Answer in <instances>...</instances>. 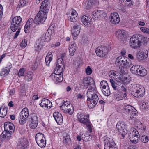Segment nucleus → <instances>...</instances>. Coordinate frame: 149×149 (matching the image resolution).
<instances>
[{
    "instance_id": "1",
    "label": "nucleus",
    "mask_w": 149,
    "mask_h": 149,
    "mask_svg": "<svg viewBox=\"0 0 149 149\" xmlns=\"http://www.w3.org/2000/svg\"><path fill=\"white\" fill-rule=\"evenodd\" d=\"M87 101L90 102L88 104L89 108L91 109L93 108L97 103L99 100L97 91L95 87H90L87 91Z\"/></svg>"
},
{
    "instance_id": "2",
    "label": "nucleus",
    "mask_w": 149,
    "mask_h": 149,
    "mask_svg": "<svg viewBox=\"0 0 149 149\" xmlns=\"http://www.w3.org/2000/svg\"><path fill=\"white\" fill-rule=\"evenodd\" d=\"M146 40L145 38L140 34H135L132 36L130 40V47L134 49H138L140 47L142 42Z\"/></svg>"
},
{
    "instance_id": "3",
    "label": "nucleus",
    "mask_w": 149,
    "mask_h": 149,
    "mask_svg": "<svg viewBox=\"0 0 149 149\" xmlns=\"http://www.w3.org/2000/svg\"><path fill=\"white\" fill-rule=\"evenodd\" d=\"M22 18L19 16L15 17L12 19L11 23L10 28L11 30L15 32L17 30L14 37L15 39L19 34L21 30L20 26L22 21Z\"/></svg>"
},
{
    "instance_id": "4",
    "label": "nucleus",
    "mask_w": 149,
    "mask_h": 149,
    "mask_svg": "<svg viewBox=\"0 0 149 149\" xmlns=\"http://www.w3.org/2000/svg\"><path fill=\"white\" fill-rule=\"evenodd\" d=\"M130 90L131 94L135 97H139L143 96L145 94V89L143 87L139 84H131Z\"/></svg>"
},
{
    "instance_id": "5",
    "label": "nucleus",
    "mask_w": 149,
    "mask_h": 149,
    "mask_svg": "<svg viewBox=\"0 0 149 149\" xmlns=\"http://www.w3.org/2000/svg\"><path fill=\"white\" fill-rule=\"evenodd\" d=\"M85 115L84 113H78L77 115V118L79 121L81 123L84 124L86 125L88 129V130L89 132H91L92 131V128L91 123L88 119L85 118Z\"/></svg>"
},
{
    "instance_id": "6",
    "label": "nucleus",
    "mask_w": 149,
    "mask_h": 149,
    "mask_svg": "<svg viewBox=\"0 0 149 149\" xmlns=\"http://www.w3.org/2000/svg\"><path fill=\"white\" fill-rule=\"evenodd\" d=\"M36 142L38 145L42 148L45 147L46 145V141L44 135L41 133H38L35 136Z\"/></svg>"
},
{
    "instance_id": "7",
    "label": "nucleus",
    "mask_w": 149,
    "mask_h": 149,
    "mask_svg": "<svg viewBox=\"0 0 149 149\" xmlns=\"http://www.w3.org/2000/svg\"><path fill=\"white\" fill-rule=\"evenodd\" d=\"M60 108L70 115L72 114L74 111L72 105L67 101H64L62 105L60 106Z\"/></svg>"
},
{
    "instance_id": "8",
    "label": "nucleus",
    "mask_w": 149,
    "mask_h": 149,
    "mask_svg": "<svg viewBox=\"0 0 149 149\" xmlns=\"http://www.w3.org/2000/svg\"><path fill=\"white\" fill-rule=\"evenodd\" d=\"M116 129L121 133L123 137L127 133V125L123 121H119L116 124Z\"/></svg>"
},
{
    "instance_id": "9",
    "label": "nucleus",
    "mask_w": 149,
    "mask_h": 149,
    "mask_svg": "<svg viewBox=\"0 0 149 149\" xmlns=\"http://www.w3.org/2000/svg\"><path fill=\"white\" fill-rule=\"evenodd\" d=\"M95 86L94 81L93 79L90 77H84L80 85L81 88H87L89 85Z\"/></svg>"
},
{
    "instance_id": "10",
    "label": "nucleus",
    "mask_w": 149,
    "mask_h": 149,
    "mask_svg": "<svg viewBox=\"0 0 149 149\" xmlns=\"http://www.w3.org/2000/svg\"><path fill=\"white\" fill-rule=\"evenodd\" d=\"M64 63L62 58H58L56 63V66L55 72L58 74H61L64 70Z\"/></svg>"
},
{
    "instance_id": "11",
    "label": "nucleus",
    "mask_w": 149,
    "mask_h": 149,
    "mask_svg": "<svg viewBox=\"0 0 149 149\" xmlns=\"http://www.w3.org/2000/svg\"><path fill=\"white\" fill-rule=\"evenodd\" d=\"M132 131L129 135L130 139L133 143H136L139 139V134L136 129L133 128Z\"/></svg>"
},
{
    "instance_id": "12",
    "label": "nucleus",
    "mask_w": 149,
    "mask_h": 149,
    "mask_svg": "<svg viewBox=\"0 0 149 149\" xmlns=\"http://www.w3.org/2000/svg\"><path fill=\"white\" fill-rule=\"evenodd\" d=\"M108 49L106 46H101L96 48L95 52L97 55L99 57H103L108 54Z\"/></svg>"
},
{
    "instance_id": "13",
    "label": "nucleus",
    "mask_w": 149,
    "mask_h": 149,
    "mask_svg": "<svg viewBox=\"0 0 149 149\" xmlns=\"http://www.w3.org/2000/svg\"><path fill=\"white\" fill-rule=\"evenodd\" d=\"M5 131L6 133H9L11 134L13 133L15 129L14 125L11 123L9 122H6L4 124Z\"/></svg>"
},
{
    "instance_id": "14",
    "label": "nucleus",
    "mask_w": 149,
    "mask_h": 149,
    "mask_svg": "<svg viewBox=\"0 0 149 149\" xmlns=\"http://www.w3.org/2000/svg\"><path fill=\"white\" fill-rule=\"evenodd\" d=\"M104 14L106 15V13L102 10H95L92 13V17L94 20L97 21Z\"/></svg>"
},
{
    "instance_id": "15",
    "label": "nucleus",
    "mask_w": 149,
    "mask_h": 149,
    "mask_svg": "<svg viewBox=\"0 0 149 149\" xmlns=\"http://www.w3.org/2000/svg\"><path fill=\"white\" fill-rule=\"evenodd\" d=\"M110 22L114 24H118L120 21V18L118 14L116 13H111L109 17Z\"/></svg>"
},
{
    "instance_id": "16",
    "label": "nucleus",
    "mask_w": 149,
    "mask_h": 149,
    "mask_svg": "<svg viewBox=\"0 0 149 149\" xmlns=\"http://www.w3.org/2000/svg\"><path fill=\"white\" fill-rule=\"evenodd\" d=\"M81 21L83 24L86 26H91V20L88 15H85L82 17Z\"/></svg>"
},
{
    "instance_id": "17",
    "label": "nucleus",
    "mask_w": 149,
    "mask_h": 149,
    "mask_svg": "<svg viewBox=\"0 0 149 149\" xmlns=\"http://www.w3.org/2000/svg\"><path fill=\"white\" fill-rule=\"evenodd\" d=\"M53 116L58 124L60 125L63 123V118L60 113L58 112H55L54 113Z\"/></svg>"
},
{
    "instance_id": "18",
    "label": "nucleus",
    "mask_w": 149,
    "mask_h": 149,
    "mask_svg": "<svg viewBox=\"0 0 149 149\" xmlns=\"http://www.w3.org/2000/svg\"><path fill=\"white\" fill-rule=\"evenodd\" d=\"M148 56V51L147 50L143 49L138 53L137 58L140 60H143L146 58Z\"/></svg>"
},
{
    "instance_id": "19",
    "label": "nucleus",
    "mask_w": 149,
    "mask_h": 149,
    "mask_svg": "<svg viewBox=\"0 0 149 149\" xmlns=\"http://www.w3.org/2000/svg\"><path fill=\"white\" fill-rule=\"evenodd\" d=\"M40 105L44 109H46L48 107H49V108H50L52 105V103L49 100L44 98L42 100Z\"/></svg>"
},
{
    "instance_id": "20",
    "label": "nucleus",
    "mask_w": 149,
    "mask_h": 149,
    "mask_svg": "<svg viewBox=\"0 0 149 149\" xmlns=\"http://www.w3.org/2000/svg\"><path fill=\"white\" fill-rule=\"evenodd\" d=\"M124 111L127 114L131 115L134 112V108L130 105H125L123 107Z\"/></svg>"
},
{
    "instance_id": "21",
    "label": "nucleus",
    "mask_w": 149,
    "mask_h": 149,
    "mask_svg": "<svg viewBox=\"0 0 149 149\" xmlns=\"http://www.w3.org/2000/svg\"><path fill=\"white\" fill-rule=\"evenodd\" d=\"M29 116V112L27 108H24L19 114V118L22 119H26Z\"/></svg>"
},
{
    "instance_id": "22",
    "label": "nucleus",
    "mask_w": 149,
    "mask_h": 149,
    "mask_svg": "<svg viewBox=\"0 0 149 149\" xmlns=\"http://www.w3.org/2000/svg\"><path fill=\"white\" fill-rule=\"evenodd\" d=\"M79 25L80 24L79 23V24H76L73 26L72 30V34L73 36H76L79 34L80 30Z\"/></svg>"
},
{
    "instance_id": "23",
    "label": "nucleus",
    "mask_w": 149,
    "mask_h": 149,
    "mask_svg": "<svg viewBox=\"0 0 149 149\" xmlns=\"http://www.w3.org/2000/svg\"><path fill=\"white\" fill-rule=\"evenodd\" d=\"M132 0H119V2L120 4L124 6H130L133 5Z\"/></svg>"
},
{
    "instance_id": "24",
    "label": "nucleus",
    "mask_w": 149,
    "mask_h": 149,
    "mask_svg": "<svg viewBox=\"0 0 149 149\" xmlns=\"http://www.w3.org/2000/svg\"><path fill=\"white\" fill-rule=\"evenodd\" d=\"M94 0H84L83 3V6L87 8H90L94 5Z\"/></svg>"
},
{
    "instance_id": "25",
    "label": "nucleus",
    "mask_w": 149,
    "mask_h": 149,
    "mask_svg": "<svg viewBox=\"0 0 149 149\" xmlns=\"http://www.w3.org/2000/svg\"><path fill=\"white\" fill-rule=\"evenodd\" d=\"M125 34V31L119 30L116 31L115 35L117 38L120 40H123L124 38Z\"/></svg>"
},
{
    "instance_id": "26",
    "label": "nucleus",
    "mask_w": 149,
    "mask_h": 149,
    "mask_svg": "<svg viewBox=\"0 0 149 149\" xmlns=\"http://www.w3.org/2000/svg\"><path fill=\"white\" fill-rule=\"evenodd\" d=\"M124 56H120L117 57L116 60V64L117 65L120 67L122 66V64L123 63V61L125 58Z\"/></svg>"
},
{
    "instance_id": "27",
    "label": "nucleus",
    "mask_w": 149,
    "mask_h": 149,
    "mask_svg": "<svg viewBox=\"0 0 149 149\" xmlns=\"http://www.w3.org/2000/svg\"><path fill=\"white\" fill-rule=\"evenodd\" d=\"M34 22L36 24L39 25L42 24L45 21V20L39 16L38 15H37L35 16L34 19Z\"/></svg>"
},
{
    "instance_id": "28",
    "label": "nucleus",
    "mask_w": 149,
    "mask_h": 149,
    "mask_svg": "<svg viewBox=\"0 0 149 149\" xmlns=\"http://www.w3.org/2000/svg\"><path fill=\"white\" fill-rule=\"evenodd\" d=\"M46 10H40L37 15H38L39 16L42 18L44 19H46L47 16V11H46Z\"/></svg>"
},
{
    "instance_id": "29",
    "label": "nucleus",
    "mask_w": 149,
    "mask_h": 149,
    "mask_svg": "<svg viewBox=\"0 0 149 149\" xmlns=\"http://www.w3.org/2000/svg\"><path fill=\"white\" fill-rule=\"evenodd\" d=\"M140 66L138 65H134L131 68L130 70L134 74L138 75Z\"/></svg>"
},
{
    "instance_id": "30",
    "label": "nucleus",
    "mask_w": 149,
    "mask_h": 149,
    "mask_svg": "<svg viewBox=\"0 0 149 149\" xmlns=\"http://www.w3.org/2000/svg\"><path fill=\"white\" fill-rule=\"evenodd\" d=\"M7 108L4 106H1L0 108V117H4L7 113Z\"/></svg>"
},
{
    "instance_id": "31",
    "label": "nucleus",
    "mask_w": 149,
    "mask_h": 149,
    "mask_svg": "<svg viewBox=\"0 0 149 149\" xmlns=\"http://www.w3.org/2000/svg\"><path fill=\"white\" fill-rule=\"evenodd\" d=\"M77 48V46L75 43H73L71 45L69 48V50L70 54L71 56H73L76 51Z\"/></svg>"
},
{
    "instance_id": "32",
    "label": "nucleus",
    "mask_w": 149,
    "mask_h": 149,
    "mask_svg": "<svg viewBox=\"0 0 149 149\" xmlns=\"http://www.w3.org/2000/svg\"><path fill=\"white\" fill-rule=\"evenodd\" d=\"M131 64L132 63L130 62L129 59L127 58H125L124 61H123L122 66H121L124 68H128L131 65Z\"/></svg>"
},
{
    "instance_id": "33",
    "label": "nucleus",
    "mask_w": 149,
    "mask_h": 149,
    "mask_svg": "<svg viewBox=\"0 0 149 149\" xmlns=\"http://www.w3.org/2000/svg\"><path fill=\"white\" fill-rule=\"evenodd\" d=\"M52 54L51 52H49L45 57V61L47 65H49L52 59Z\"/></svg>"
},
{
    "instance_id": "34",
    "label": "nucleus",
    "mask_w": 149,
    "mask_h": 149,
    "mask_svg": "<svg viewBox=\"0 0 149 149\" xmlns=\"http://www.w3.org/2000/svg\"><path fill=\"white\" fill-rule=\"evenodd\" d=\"M101 89L102 93L105 95L108 96L110 95V93L109 88L108 86H106L105 87L102 88Z\"/></svg>"
},
{
    "instance_id": "35",
    "label": "nucleus",
    "mask_w": 149,
    "mask_h": 149,
    "mask_svg": "<svg viewBox=\"0 0 149 149\" xmlns=\"http://www.w3.org/2000/svg\"><path fill=\"white\" fill-rule=\"evenodd\" d=\"M20 143L22 148H26L28 144V141L26 138L21 139L20 141Z\"/></svg>"
},
{
    "instance_id": "36",
    "label": "nucleus",
    "mask_w": 149,
    "mask_h": 149,
    "mask_svg": "<svg viewBox=\"0 0 149 149\" xmlns=\"http://www.w3.org/2000/svg\"><path fill=\"white\" fill-rule=\"evenodd\" d=\"M147 73V71L144 68H141L139 70L138 75L142 77H144L146 75Z\"/></svg>"
},
{
    "instance_id": "37",
    "label": "nucleus",
    "mask_w": 149,
    "mask_h": 149,
    "mask_svg": "<svg viewBox=\"0 0 149 149\" xmlns=\"http://www.w3.org/2000/svg\"><path fill=\"white\" fill-rule=\"evenodd\" d=\"M26 23L31 29L34 28L36 26L34 22V19L33 20L32 18H29Z\"/></svg>"
},
{
    "instance_id": "38",
    "label": "nucleus",
    "mask_w": 149,
    "mask_h": 149,
    "mask_svg": "<svg viewBox=\"0 0 149 149\" xmlns=\"http://www.w3.org/2000/svg\"><path fill=\"white\" fill-rule=\"evenodd\" d=\"M29 0H20L18 6L21 8L26 6L29 3Z\"/></svg>"
},
{
    "instance_id": "39",
    "label": "nucleus",
    "mask_w": 149,
    "mask_h": 149,
    "mask_svg": "<svg viewBox=\"0 0 149 149\" xmlns=\"http://www.w3.org/2000/svg\"><path fill=\"white\" fill-rule=\"evenodd\" d=\"M109 75L111 78L113 77L116 79V77L118 76L119 74L118 72L115 71H111L109 72Z\"/></svg>"
},
{
    "instance_id": "40",
    "label": "nucleus",
    "mask_w": 149,
    "mask_h": 149,
    "mask_svg": "<svg viewBox=\"0 0 149 149\" xmlns=\"http://www.w3.org/2000/svg\"><path fill=\"white\" fill-rule=\"evenodd\" d=\"M142 104L140 106V109L142 111H147L148 109V105L147 103L145 102L142 103Z\"/></svg>"
},
{
    "instance_id": "41",
    "label": "nucleus",
    "mask_w": 149,
    "mask_h": 149,
    "mask_svg": "<svg viewBox=\"0 0 149 149\" xmlns=\"http://www.w3.org/2000/svg\"><path fill=\"white\" fill-rule=\"evenodd\" d=\"M33 76V74L31 71H27L25 76V79L28 81H30L32 79Z\"/></svg>"
},
{
    "instance_id": "42",
    "label": "nucleus",
    "mask_w": 149,
    "mask_h": 149,
    "mask_svg": "<svg viewBox=\"0 0 149 149\" xmlns=\"http://www.w3.org/2000/svg\"><path fill=\"white\" fill-rule=\"evenodd\" d=\"M31 121L38 123V117L36 113H32L31 114Z\"/></svg>"
},
{
    "instance_id": "43",
    "label": "nucleus",
    "mask_w": 149,
    "mask_h": 149,
    "mask_svg": "<svg viewBox=\"0 0 149 149\" xmlns=\"http://www.w3.org/2000/svg\"><path fill=\"white\" fill-rule=\"evenodd\" d=\"M49 2L48 0H45L43 1L40 6L41 9H45L47 8Z\"/></svg>"
},
{
    "instance_id": "44",
    "label": "nucleus",
    "mask_w": 149,
    "mask_h": 149,
    "mask_svg": "<svg viewBox=\"0 0 149 149\" xmlns=\"http://www.w3.org/2000/svg\"><path fill=\"white\" fill-rule=\"evenodd\" d=\"M63 74V72L61 74L57 73V75L56 77L57 80H56L55 82H60L62 81L63 80V77L62 76Z\"/></svg>"
},
{
    "instance_id": "45",
    "label": "nucleus",
    "mask_w": 149,
    "mask_h": 149,
    "mask_svg": "<svg viewBox=\"0 0 149 149\" xmlns=\"http://www.w3.org/2000/svg\"><path fill=\"white\" fill-rule=\"evenodd\" d=\"M149 140V137L148 136L145 135H143L141 138V141L143 143L147 142Z\"/></svg>"
},
{
    "instance_id": "46",
    "label": "nucleus",
    "mask_w": 149,
    "mask_h": 149,
    "mask_svg": "<svg viewBox=\"0 0 149 149\" xmlns=\"http://www.w3.org/2000/svg\"><path fill=\"white\" fill-rule=\"evenodd\" d=\"M38 124V123L31 121L29 126L32 129H35L37 127Z\"/></svg>"
},
{
    "instance_id": "47",
    "label": "nucleus",
    "mask_w": 149,
    "mask_h": 149,
    "mask_svg": "<svg viewBox=\"0 0 149 149\" xmlns=\"http://www.w3.org/2000/svg\"><path fill=\"white\" fill-rule=\"evenodd\" d=\"M54 27L52 26H49L47 32L48 33H49L51 35H52V34H54Z\"/></svg>"
},
{
    "instance_id": "48",
    "label": "nucleus",
    "mask_w": 149,
    "mask_h": 149,
    "mask_svg": "<svg viewBox=\"0 0 149 149\" xmlns=\"http://www.w3.org/2000/svg\"><path fill=\"white\" fill-rule=\"evenodd\" d=\"M141 31L144 33L149 34V28L146 27H142L140 28Z\"/></svg>"
},
{
    "instance_id": "49",
    "label": "nucleus",
    "mask_w": 149,
    "mask_h": 149,
    "mask_svg": "<svg viewBox=\"0 0 149 149\" xmlns=\"http://www.w3.org/2000/svg\"><path fill=\"white\" fill-rule=\"evenodd\" d=\"M6 68V69H5L3 70V71L1 73V75H6L8 74L9 72L10 71V70Z\"/></svg>"
},
{
    "instance_id": "50",
    "label": "nucleus",
    "mask_w": 149,
    "mask_h": 149,
    "mask_svg": "<svg viewBox=\"0 0 149 149\" xmlns=\"http://www.w3.org/2000/svg\"><path fill=\"white\" fill-rule=\"evenodd\" d=\"M100 88L102 89V88L105 87L106 86H108L107 82L105 81H102L100 83Z\"/></svg>"
},
{
    "instance_id": "51",
    "label": "nucleus",
    "mask_w": 149,
    "mask_h": 149,
    "mask_svg": "<svg viewBox=\"0 0 149 149\" xmlns=\"http://www.w3.org/2000/svg\"><path fill=\"white\" fill-rule=\"evenodd\" d=\"M92 72V70L89 66H88L87 68H86L85 72L87 74H91Z\"/></svg>"
},
{
    "instance_id": "52",
    "label": "nucleus",
    "mask_w": 149,
    "mask_h": 149,
    "mask_svg": "<svg viewBox=\"0 0 149 149\" xmlns=\"http://www.w3.org/2000/svg\"><path fill=\"white\" fill-rule=\"evenodd\" d=\"M30 28H31V27H30V26L28 25V24H27V23H26L24 29V31L26 33L29 32V29Z\"/></svg>"
},
{
    "instance_id": "53",
    "label": "nucleus",
    "mask_w": 149,
    "mask_h": 149,
    "mask_svg": "<svg viewBox=\"0 0 149 149\" xmlns=\"http://www.w3.org/2000/svg\"><path fill=\"white\" fill-rule=\"evenodd\" d=\"M57 75V73H53L50 76V78L53 80L55 82L56 80H57L56 78Z\"/></svg>"
},
{
    "instance_id": "54",
    "label": "nucleus",
    "mask_w": 149,
    "mask_h": 149,
    "mask_svg": "<svg viewBox=\"0 0 149 149\" xmlns=\"http://www.w3.org/2000/svg\"><path fill=\"white\" fill-rule=\"evenodd\" d=\"M27 45V41L25 39L23 40L21 42L20 46L24 48Z\"/></svg>"
},
{
    "instance_id": "55",
    "label": "nucleus",
    "mask_w": 149,
    "mask_h": 149,
    "mask_svg": "<svg viewBox=\"0 0 149 149\" xmlns=\"http://www.w3.org/2000/svg\"><path fill=\"white\" fill-rule=\"evenodd\" d=\"M64 139L63 140L64 143H68V142L70 141V139L69 136H67L65 137H64Z\"/></svg>"
},
{
    "instance_id": "56",
    "label": "nucleus",
    "mask_w": 149,
    "mask_h": 149,
    "mask_svg": "<svg viewBox=\"0 0 149 149\" xmlns=\"http://www.w3.org/2000/svg\"><path fill=\"white\" fill-rule=\"evenodd\" d=\"M121 85V84H120V86H119L116 84H115L114 85H113L112 86V87L114 90H117L119 91L120 90Z\"/></svg>"
},
{
    "instance_id": "57",
    "label": "nucleus",
    "mask_w": 149,
    "mask_h": 149,
    "mask_svg": "<svg viewBox=\"0 0 149 149\" xmlns=\"http://www.w3.org/2000/svg\"><path fill=\"white\" fill-rule=\"evenodd\" d=\"M25 70L24 69L22 68L20 69L18 73L19 76H23L24 75Z\"/></svg>"
},
{
    "instance_id": "58",
    "label": "nucleus",
    "mask_w": 149,
    "mask_h": 149,
    "mask_svg": "<svg viewBox=\"0 0 149 149\" xmlns=\"http://www.w3.org/2000/svg\"><path fill=\"white\" fill-rule=\"evenodd\" d=\"M51 36V35L47 32L45 34V41L47 42L49 41L50 39V37Z\"/></svg>"
},
{
    "instance_id": "59",
    "label": "nucleus",
    "mask_w": 149,
    "mask_h": 149,
    "mask_svg": "<svg viewBox=\"0 0 149 149\" xmlns=\"http://www.w3.org/2000/svg\"><path fill=\"white\" fill-rule=\"evenodd\" d=\"M77 16H71L70 18V20L71 22H74L77 21Z\"/></svg>"
},
{
    "instance_id": "60",
    "label": "nucleus",
    "mask_w": 149,
    "mask_h": 149,
    "mask_svg": "<svg viewBox=\"0 0 149 149\" xmlns=\"http://www.w3.org/2000/svg\"><path fill=\"white\" fill-rule=\"evenodd\" d=\"M123 97L124 96H121L119 94L117 95H115L116 99L117 101H119L120 100H122Z\"/></svg>"
},
{
    "instance_id": "61",
    "label": "nucleus",
    "mask_w": 149,
    "mask_h": 149,
    "mask_svg": "<svg viewBox=\"0 0 149 149\" xmlns=\"http://www.w3.org/2000/svg\"><path fill=\"white\" fill-rule=\"evenodd\" d=\"M70 13L71 16H77L78 15L77 13L75 10H71Z\"/></svg>"
},
{
    "instance_id": "62",
    "label": "nucleus",
    "mask_w": 149,
    "mask_h": 149,
    "mask_svg": "<svg viewBox=\"0 0 149 149\" xmlns=\"http://www.w3.org/2000/svg\"><path fill=\"white\" fill-rule=\"evenodd\" d=\"M26 119H20L19 122L20 124L21 125L24 124L26 122Z\"/></svg>"
},
{
    "instance_id": "63",
    "label": "nucleus",
    "mask_w": 149,
    "mask_h": 149,
    "mask_svg": "<svg viewBox=\"0 0 149 149\" xmlns=\"http://www.w3.org/2000/svg\"><path fill=\"white\" fill-rule=\"evenodd\" d=\"M60 45L59 42H57L55 44H52L51 46L53 47H56L59 46Z\"/></svg>"
},
{
    "instance_id": "64",
    "label": "nucleus",
    "mask_w": 149,
    "mask_h": 149,
    "mask_svg": "<svg viewBox=\"0 0 149 149\" xmlns=\"http://www.w3.org/2000/svg\"><path fill=\"white\" fill-rule=\"evenodd\" d=\"M82 135L81 134H80V135H77V140L79 141H81L82 139V138L81 137Z\"/></svg>"
}]
</instances>
